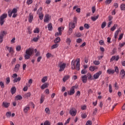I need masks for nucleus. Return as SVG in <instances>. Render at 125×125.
<instances>
[{
	"label": "nucleus",
	"mask_w": 125,
	"mask_h": 125,
	"mask_svg": "<svg viewBox=\"0 0 125 125\" xmlns=\"http://www.w3.org/2000/svg\"><path fill=\"white\" fill-rule=\"evenodd\" d=\"M83 42V40H82V39L81 38H79L77 40L76 42L78 43H81V42Z\"/></svg>",
	"instance_id": "56"
},
{
	"label": "nucleus",
	"mask_w": 125,
	"mask_h": 125,
	"mask_svg": "<svg viewBox=\"0 0 125 125\" xmlns=\"http://www.w3.org/2000/svg\"><path fill=\"white\" fill-rule=\"evenodd\" d=\"M6 34V32L4 31H1L0 33V43L3 42V37Z\"/></svg>",
	"instance_id": "9"
},
{
	"label": "nucleus",
	"mask_w": 125,
	"mask_h": 125,
	"mask_svg": "<svg viewBox=\"0 0 125 125\" xmlns=\"http://www.w3.org/2000/svg\"><path fill=\"white\" fill-rule=\"evenodd\" d=\"M52 56V55H51V54L50 53H47L46 55V57L47 58H50V57H51Z\"/></svg>",
	"instance_id": "54"
},
{
	"label": "nucleus",
	"mask_w": 125,
	"mask_h": 125,
	"mask_svg": "<svg viewBox=\"0 0 125 125\" xmlns=\"http://www.w3.org/2000/svg\"><path fill=\"white\" fill-rule=\"evenodd\" d=\"M42 8L40 7L37 11V14L39 15V18L40 20H42L43 19V14L42 13Z\"/></svg>",
	"instance_id": "7"
},
{
	"label": "nucleus",
	"mask_w": 125,
	"mask_h": 125,
	"mask_svg": "<svg viewBox=\"0 0 125 125\" xmlns=\"http://www.w3.org/2000/svg\"><path fill=\"white\" fill-rule=\"evenodd\" d=\"M46 81H47V77L46 76L44 77L42 80V83H45Z\"/></svg>",
	"instance_id": "37"
},
{
	"label": "nucleus",
	"mask_w": 125,
	"mask_h": 125,
	"mask_svg": "<svg viewBox=\"0 0 125 125\" xmlns=\"http://www.w3.org/2000/svg\"><path fill=\"white\" fill-rule=\"evenodd\" d=\"M44 22L45 23H48L49 22V15L47 14L45 15L44 19Z\"/></svg>",
	"instance_id": "13"
},
{
	"label": "nucleus",
	"mask_w": 125,
	"mask_h": 125,
	"mask_svg": "<svg viewBox=\"0 0 125 125\" xmlns=\"http://www.w3.org/2000/svg\"><path fill=\"white\" fill-rule=\"evenodd\" d=\"M61 41V40L60 39V38L57 37V39H56L54 42L55 43H57L58 42H60Z\"/></svg>",
	"instance_id": "31"
},
{
	"label": "nucleus",
	"mask_w": 125,
	"mask_h": 125,
	"mask_svg": "<svg viewBox=\"0 0 125 125\" xmlns=\"http://www.w3.org/2000/svg\"><path fill=\"white\" fill-rule=\"evenodd\" d=\"M93 64H94V65H98L100 64V62L98 61H94L93 62Z\"/></svg>",
	"instance_id": "43"
},
{
	"label": "nucleus",
	"mask_w": 125,
	"mask_h": 125,
	"mask_svg": "<svg viewBox=\"0 0 125 125\" xmlns=\"http://www.w3.org/2000/svg\"><path fill=\"white\" fill-rule=\"evenodd\" d=\"M34 53V48H29L27 49L25 51V55L24 56L25 59L28 60L30 59V58L33 54Z\"/></svg>",
	"instance_id": "3"
},
{
	"label": "nucleus",
	"mask_w": 125,
	"mask_h": 125,
	"mask_svg": "<svg viewBox=\"0 0 125 125\" xmlns=\"http://www.w3.org/2000/svg\"><path fill=\"white\" fill-rule=\"evenodd\" d=\"M64 30V27H60L58 28L59 32H56L55 34V37H58V36H61L62 35V31Z\"/></svg>",
	"instance_id": "10"
},
{
	"label": "nucleus",
	"mask_w": 125,
	"mask_h": 125,
	"mask_svg": "<svg viewBox=\"0 0 125 125\" xmlns=\"http://www.w3.org/2000/svg\"><path fill=\"white\" fill-rule=\"evenodd\" d=\"M34 33L36 34H39L40 33V29L39 28H37L34 30Z\"/></svg>",
	"instance_id": "51"
},
{
	"label": "nucleus",
	"mask_w": 125,
	"mask_h": 125,
	"mask_svg": "<svg viewBox=\"0 0 125 125\" xmlns=\"http://www.w3.org/2000/svg\"><path fill=\"white\" fill-rule=\"evenodd\" d=\"M17 51H20L21 50V46L20 45H18L16 47Z\"/></svg>",
	"instance_id": "57"
},
{
	"label": "nucleus",
	"mask_w": 125,
	"mask_h": 125,
	"mask_svg": "<svg viewBox=\"0 0 125 125\" xmlns=\"http://www.w3.org/2000/svg\"><path fill=\"white\" fill-rule=\"evenodd\" d=\"M31 96V93L28 92L24 95V98H29Z\"/></svg>",
	"instance_id": "27"
},
{
	"label": "nucleus",
	"mask_w": 125,
	"mask_h": 125,
	"mask_svg": "<svg viewBox=\"0 0 125 125\" xmlns=\"http://www.w3.org/2000/svg\"><path fill=\"white\" fill-rule=\"evenodd\" d=\"M59 46V44H58V43H56L54 45H53L51 48V49H54V48H57V47H58V46Z\"/></svg>",
	"instance_id": "29"
},
{
	"label": "nucleus",
	"mask_w": 125,
	"mask_h": 125,
	"mask_svg": "<svg viewBox=\"0 0 125 125\" xmlns=\"http://www.w3.org/2000/svg\"><path fill=\"white\" fill-rule=\"evenodd\" d=\"M6 81L7 84H8V83H10V78L9 77L7 78L6 79Z\"/></svg>",
	"instance_id": "58"
},
{
	"label": "nucleus",
	"mask_w": 125,
	"mask_h": 125,
	"mask_svg": "<svg viewBox=\"0 0 125 125\" xmlns=\"http://www.w3.org/2000/svg\"><path fill=\"white\" fill-rule=\"evenodd\" d=\"M68 79H70V76L69 75H65L64 76V77L62 79V81L64 83L66 82V81H67Z\"/></svg>",
	"instance_id": "22"
},
{
	"label": "nucleus",
	"mask_w": 125,
	"mask_h": 125,
	"mask_svg": "<svg viewBox=\"0 0 125 125\" xmlns=\"http://www.w3.org/2000/svg\"><path fill=\"white\" fill-rule=\"evenodd\" d=\"M99 18V15H97V16L95 17H91V19L92 21H96L97 20V19Z\"/></svg>",
	"instance_id": "24"
},
{
	"label": "nucleus",
	"mask_w": 125,
	"mask_h": 125,
	"mask_svg": "<svg viewBox=\"0 0 125 125\" xmlns=\"http://www.w3.org/2000/svg\"><path fill=\"white\" fill-rule=\"evenodd\" d=\"M114 69V72H116V74H119V67H118V66H115Z\"/></svg>",
	"instance_id": "46"
},
{
	"label": "nucleus",
	"mask_w": 125,
	"mask_h": 125,
	"mask_svg": "<svg viewBox=\"0 0 125 125\" xmlns=\"http://www.w3.org/2000/svg\"><path fill=\"white\" fill-rule=\"evenodd\" d=\"M11 92L12 94H14V93H15V92H16V87H13L11 89Z\"/></svg>",
	"instance_id": "25"
},
{
	"label": "nucleus",
	"mask_w": 125,
	"mask_h": 125,
	"mask_svg": "<svg viewBox=\"0 0 125 125\" xmlns=\"http://www.w3.org/2000/svg\"><path fill=\"white\" fill-rule=\"evenodd\" d=\"M44 101V96L42 95L41 98V101H40L41 104H42V103H43Z\"/></svg>",
	"instance_id": "36"
},
{
	"label": "nucleus",
	"mask_w": 125,
	"mask_h": 125,
	"mask_svg": "<svg viewBox=\"0 0 125 125\" xmlns=\"http://www.w3.org/2000/svg\"><path fill=\"white\" fill-rule=\"evenodd\" d=\"M69 114L72 117H75L77 115V109L75 108H71L69 110Z\"/></svg>",
	"instance_id": "8"
},
{
	"label": "nucleus",
	"mask_w": 125,
	"mask_h": 125,
	"mask_svg": "<svg viewBox=\"0 0 125 125\" xmlns=\"http://www.w3.org/2000/svg\"><path fill=\"white\" fill-rule=\"evenodd\" d=\"M6 116L7 117V118H10V117L11 116V112H7L6 113Z\"/></svg>",
	"instance_id": "40"
},
{
	"label": "nucleus",
	"mask_w": 125,
	"mask_h": 125,
	"mask_svg": "<svg viewBox=\"0 0 125 125\" xmlns=\"http://www.w3.org/2000/svg\"><path fill=\"white\" fill-rule=\"evenodd\" d=\"M18 10L16 8H14L11 11V10L9 9L8 10V16L9 17H11L12 16V14H17Z\"/></svg>",
	"instance_id": "6"
},
{
	"label": "nucleus",
	"mask_w": 125,
	"mask_h": 125,
	"mask_svg": "<svg viewBox=\"0 0 125 125\" xmlns=\"http://www.w3.org/2000/svg\"><path fill=\"white\" fill-rule=\"evenodd\" d=\"M75 93V89L71 87L70 91H68V95H73Z\"/></svg>",
	"instance_id": "17"
},
{
	"label": "nucleus",
	"mask_w": 125,
	"mask_h": 125,
	"mask_svg": "<svg viewBox=\"0 0 125 125\" xmlns=\"http://www.w3.org/2000/svg\"><path fill=\"white\" fill-rule=\"evenodd\" d=\"M21 81V78L18 77V78H16L13 80L14 83H17V82H20Z\"/></svg>",
	"instance_id": "34"
},
{
	"label": "nucleus",
	"mask_w": 125,
	"mask_h": 125,
	"mask_svg": "<svg viewBox=\"0 0 125 125\" xmlns=\"http://www.w3.org/2000/svg\"><path fill=\"white\" fill-rule=\"evenodd\" d=\"M106 27V22H104L102 24V29H104V28H105Z\"/></svg>",
	"instance_id": "52"
},
{
	"label": "nucleus",
	"mask_w": 125,
	"mask_h": 125,
	"mask_svg": "<svg viewBox=\"0 0 125 125\" xmlns=\"http://www.w3.org/2000/svg\"><path fill=\"white\" fill-rule=\"evenodd\" d=\"M19 69H20V64H17L15 65V68L14 69V71H15L16 73H17V72L19 71Z\"/></svg>",
	"instance_id": "14"
},
{
	"label": "nucleus",
	"mask_w": 125,
	"mask_h": 125,
	"mask_svg": "<svg viewBox=\"0 0 125 125\" xmlns=\"http://www.w3.org/2000/svg\"><path fill=\"white\" fill-rule=\"evenodd\" d=\"M23 98L22 97V96H21V95H17V96H16V100H22Z\"/></svg>",
	"instance_id": "33"
},
{
	"label": "nucleus",
	"mask_w": 125,
	"mask_h": 125,
	"mask_svg": "<svg viewBox=\"0 0 125 125\" xmlns=\"http://www.w3.org/2000/svg\"><path fill=\"white\" fill-rule=\"evenodd\" d=\"M44 125H50V122H49V121H45L44 123Z\"/></svg>",
	"instance_id": "62"
},
{
	"label": "nucleus",
	"mask_w": 125,
	"mask_h": 125,
	"mask_svg": "<svg viewBox=\"0 0 125 125\" xmlns=\"http://www.w3.org/2000/svg\"><path fill=\"white\" fill-rule=\"evenodd\" d=\"M120 7H121V10H125V4H121Z\"/></svg>",
	"instance_id": "48"
},
{
	"label": "nucleus",
	"mask_w": 125,
	"mask_h": 125,
	"mask_svg": "<svg viewBox=\"0 0 125 125\" xmlns=\"http://www.w3.org/2000/svg\"><path fill=\"white\" fill-rule=\"evenodd\" d=\"M84 27L86 29H89V25H88V24H87V23L85 24L84 25Z\"/></svg>",
	"instance_id": "63"
},
{
	"label": "nucleus",
	"mask_w": 125,
	"mask_h": 125,
	"mask_svg": "<svg viewBox=\"0 0 125 125\" xmlns=\"http://www.w3.org/2000/svg\"><path fill=\"white\" fill-rule=\"evenodd\" d=\"M120 33V29L117 30L115 32L114 34V38L115 39H117L118 38V36L119 35V33Z\"/></svg>",
	"instance_id": "26"
},
{
	"label": "nucleus",
	"mask_w": 125,
	"mask_h": 125,
	"mask_svg": "<svg viewBox=\"0 0 125 125\" xmlns=\"http://www.w3.org/2000/svg\"><path fill=\"white\" fill-rule=\"evenodd\" d=\"M58 66L60 67L59 71L62 72V71H64V70H65V68H66V63H62V62H59Z\"/></svg>",
	"instance_id": "5"
},
{
	"label": "nucleus",
	"mask_w": 125,
	"mask_h": 125,
	"mask_svg": "<svg viewBox=\"0 0 125 125\" xmlns=\"http://www.w3.org/2000/svg\"><path fill=\"white\" fill-rule=\"evenodd\" d=\"M109 91L110 93H112L113 92V89H112V85L111 84L109 85Z\"/></svg>",
	"instance_id": "47"
},
{
	"label": "nucleus",
	"mask_w": 125,
	"mask_h": 125,
	"mask_svg": "<svg viewBox=\"0 0 125 125\" xmlns=\"http://www.w3.org/2000/svg\"><path fill=\"white\" fill-rule=\"evenodd\" d=\"M81 109L82 110H85V109H86V105H84L81 106Z\"/></svg>",
	"instance_id": "64"
},
{
	"label": "nucleus",
	"mask_w": 125,
	"mask_h": 125,
	"mask_svg": "<svg viewBox=\"0 0 125 125\" xmlns=\"http://www.w3.org/2000/svg\"><path fill=\"white\" fill-rule=\"evenodd\" d=\"M105 2L106 4H110L112 2V0H106Z\"/></svg>",
	"instance_id": "60"
},
{
	"label": "nucleus",
	"mask_w": 125,
	"mask_h": 125,
	"mask_svg": "<svg viewBox=\"0 0 125 125\" xmlns=\"http://www.w3.org/2000/svg\"><path fill=\"white\" fill-rule=\"evenodd\" d=\"M47 26H48V29L49 31H52V29H53L52 24L49 23Z\"/></svg>",
	"instance_id": "30"
},
{
	"label": "nucleus",
	"mask_w": 125,
	"mask_h": 125,
	"mask_svg": "<svg viewBox=\"0 0 125 125\" xmlns=\"http://www.w3.org/2000/svg\"><path fill=\"white\" fill-rule=\"evenodd\" d=\"M78 21V18H77L76 17H74L73 19V21H71L69 23V29L68 32V35L70 36L72 34V32H73V29L76 27V24Z\"/></svg>",
	"instance_id": "1"
},
{
	"label": "nucleus",
	"mask_w": 125,
	"mask_h": 125,
	"mask_svg": "<svg viewBox=\"0 0 125 125\" xmlns=\"http://www.w3.org/2000/svg\"><path fill=\"white\" fill-rule=\"evenodd\" d=\"M66 42L67 44H68L69 45H70V43H71V39L70 38H67L66 39Z\"/></svg>",
	"instance_id": "44"
},
{
	"label": "nucleus",
	"mask_w": 125,
	"mask_h": 125,
	"mask_svg": "<svg viewBox=\"0 0 125 125\" xmlns=\"http://www.w3.org/2000/svg\"><path fill=\"white\" fill-rule=\"evenodd\" d=\"M86 73H87V71H86V69H83L81 71V74H82L83 75H85Z\"/></svg>",
	"instance_id": "45"
},
{
	"label": "nucleus",
	"mask_w": 125,
	"mask_h": 125,
	"mask_svg": "<svg viewBox=\"0 0 125 125\" xmlns=\"http://www.w3.org/2000/svg\"><path fill=\"white\" fill-rule=\"evenodd\" d=\"M9 105H10V104L9 103L3 102L2 103V106L5 108H8V107H9Z\"/></svg>",
	"instance_id": "18"
},
{
	"label": "nucleus",
	"mask_w": 125,
	"mask_h": 125,
	"mask_svg": "<svg viewBox=\"0 0 125 125\" xmlns=\"http://www.w3.org/2000/svg\"><path fill=\"white\" fill-rule=\"evenodd\" d=\"M26 3L28 5L32 4V3H33V0H27L26 1Z\"/></svg>",
	"instance_id": "39"
},
{
	"label": "nucleus",
	"mask_w": 125,
	"mask_h": 125,
	"mask_svg": "<svg viewBox=\"0 0 125 125\" xmlns=\"http://www.w3.org/2000/svg\"><path fill=\"white\" fill-rule=\"evenodd\" d=\"M7 18V14H3L0 17V25L1 26H2L3 24H4V22H5V19Z\"/></svg>",
	"instance_id": "4"
},
{
	"label": "nucleus",
	"mask_w": 125,
	"mask_h": 125,
	"mask_svg": "<svg viewBox=\"0 0 125 125\" xmlns=\"http://www.w3.org/2000/svg\"><path fill=\"white\" fill-rule=\"evenodd\" d=\"M48 87V84H47V83H44L41 86V89H44V88H47Z\"/></svg>",
	"instance_id": "21"
},
{
	"label": "nucleus",
	"mask_w": 125,
	"mask_h": 125,
	"mask_svg": "<svg viewBox=\"0 0 125 125\" xmlns=\"http://www.w3.org/2000/svg\"><path fill=\"white\" fill-rule=\"evenodd\" d=\"M9 53H11V54H13L14 53V50H13V48L11 47H10Z\"/></svg>",
	"instance_id": "42"
},
{
	"label": "nucleus",
	"mask_w": 125,
	"mask_h": 125,
	"mask_svg": "<svg viewBox=\"0 0 125 125\" xmlns=\"http://www.w3.org/2000/svg\"><path fill=\"white\" fill-rule=\"evenodd\" d=\"M92 13H94V12H95V11H96V8H95V6L92 7Z\"/></svg>",
	"instance_id": "61"
},
{
	"label": "nucleus",
	"mask_w": 125,
	"mask_h": 125,
	"mask_svg": "<svg viewBox=\"0 0 125 125\" xmlns=\"http://www.w3.org/2000/svg\"><path fill=\"white\" fill-rule=\"evenodd\" d=\"M30 110V106L29 105L24 107L23 112L24 113H28V111Z\"/></svg>",
	"instance_id": "20"
},
{
	"label": "nucleus",
	"mask_w": 125,
	"mask_h": 125,
	"mask_svg": "<svg viewBox=\"0 0 125 125\" xmlns=\"http://www.w3.org/2000/svg\"><path fill=\"white\" fill-rule=\"evenodd\" d=\"M81 117L82 119H85V118H86L87 116L86 114L85 113H83L81 115Z\"/></svg>",
	"instance_id": "53"
},
{
	"label": "nucleus",
	"mask_w": 125,
	"mask_h": 125,
	"mask_svg": "<svg viewBox=\"0 0 125 125\" xmlns=\"http://www.w3.org/2000/svg\"><path fill=\"white\" fill-rule=\"evenodd\" d=\"M0 86H1V88H4V83L3 82H0Z\"/></svg>",
	"instance_id": "50"
},
{
	"label": "nucleus",
	"mask_w": 125,
	"mask_h": 125,
	"mask_svg": "<svg viewBox=\"0 0 125 125\" xmlns=\"http://www.w3.org/2000/svg\"><path fill=\"white\" fill-rule=\"evenodd\" d=\"M107 73L109 74V75H111V74H114L115 73V70L109 69L107 70Z\"/></svg>",
	"instance_id": "23"
},
{
	"label": "nucleus",
	"mask_w": 125,
	"mask_h": 125,
	"mask_svg": "<svg viewBox=\"0 0 125 125\" xmlns=\"http://www.w3.org/2000/svg\"><path fill=\"white\" fill-rule=\"evenodd\" d=\"M88 79V80H93V78H92V76H91V74L90 73L87 74Z\"/></svg>",
	"instance_id": "38"
},
{
	"label": "nucleus",
	"mask_w": 125,
	"mask_h": 125,
	"mask_svg": "<svg viewBox=\"0 0 125 125\" xmlns=\"http://www.w3.org/2000/svg\"><path fill=\"white\" fill-rule=\"evenodd\" d=\"M45 112H46V114H48V115H49L50 114V110H49V108L47 107L45 109Z\"/></svg>",
	"instance_id": "35"
},
{
	"label": "nucleus",
	"mask_w": 125,
	"mask_h": 125,
	"mask_svg": "<svg viewBox=\"0 0 125 125\" xmlns=\"http://www.w3.org/2000/svg\"><path fill=\"white\" fill-rule=\"evenodd\" d=\"M102 74V71H100L96 73L93 75V78L94 80H97L100 76V75Z\"/></svg>",
	"instance_id": "11"
},
{
	"label": "nucleus",
	"mask_w": 125,
	"mask_h": 125,
	"mask_svg": "<svg viewBox=\"0 0 125 125\" xmlns=\"http://www.w3.org/2000/svg\"><path fill=\"white\" fill-rule=\"evenodd\" d=\"M34 51L36 53L35 56L38 57V56H40V55H41V53H40V51H38V50H37V49H35Z\"/></svg>",
	"instance_id": "28"
},
{
	"label": "nucleus",
	"mask_w": 125,
	"mask_h": 125,
	"mask_svg": "<svg viewBox=\"0 0 125 125\" xmlns=\"http://www.w3.org/2000/svg\"><path fill=\"white\" fill-rule=\"evenodd\" d=\"M33 19L34 16L32 14V13H30L28 17V21L29 23H32Z\"/></svg>",
	"instance_id": "12"
},
{
	"label": "nucleus",
	"mask_w": 125,
	"mask_h": 125,
	"mask_svg": "<svg viewBox=\"0 0 125 125\" xmlns=\"http://www.w3.org/2000/svg\"><path fill=\"white\" fill-rule=\"evenodd\" d=\"M123 37H124V34L122 33L121 34H120L119 36V38L118 39L119 41H121Z\"/></svg>",
	"instance_id": "55"
},
{
	"label": "nucleus",
	"mask_w": 125,
	"mask_h": 125,
	"mask_svg": "<svg viewBox=\"0 0 125 125\" xmlns=\"http://www.w3.org/2000/svg\"><path fill=\"white\" fill-rule=\"evenodd\" d=\"M39 39H40V36H38L37 37L33 38V42H37L38 41H39Z\"/></svg>",
	"instance_id": "41"
},
{
	"label": "nucleus",
	"mask_w": 125,
	"mask_h": 125,
	"mask_svg": "<svg viewBox=\"0 0 125 125\" xmlns=\"http://www.w3.org/2000/svg\"><path fill=\"white\" fill-rule=\"evenodd\" d=\"M117 27H118V24H114L113 26V27L111 28V29H110L111 31H112V32L115 31V29L117 28Z\"/></svg>",
	"instance_id": "32"
},
{
	"label": "nucleus",
	"mask_w": 125,
	"mask_h": 125,
	"mask_svg": "<svg viewBox=\"0 0 125 125\" xmlns=\"http://www.w3.org/2000/svg\"><path fill=\"white\" fill-rule=\"evenodd\" d=\"M75 36L77 37V38H80V37H82V33L80 32L77 33L75 34Z\"/></svg>",
	"instance_id": "49"
},
{
	"label": "nucleus",
	"mask_w": 125,
	"mask_h": 125,
	"mask_svg": "<svg viewBox=\"0 0 125 125\" xmlns=\"http://www.w3.org/2000/svg\"><path fill=\"white\" fill-rule=\"evenodd\" d=\"M82 81L84 83H86V81H87V77L86 76V75L82 76Z\"/></svg>",
	"instance_id": "16"
},
{
	"label": "nucleus",
	"mask_w": 125,
	"mask_h": 125,
	"mask_svg": "<svg viewBox=\"0 0 125 125\" xmlns=\"http://www.w3.org/2000/svg\"><path fill=\"white\" fill-rule=\"evenodd\" d=\"M120 76H121L122 79H124L125 76V71L124 69H122L120 72Z\"/></svg>",
	"instance_id": "19"
},
{
	"label": "nucleus",
	"mask_w": 125,
	"mask_h": 125,
	"mask_svg": "<svg viewBox=\"0 0 125 125\" xmlns=\"http://www.w3.org/2000/svg\"><path fill=\"white\" fill-rule=\"evenodd\" d=\"M97 69H98V67L95 66H91L89 68V69L91 72H93L94 71H95V70H97Z\"/></svg>",
	"instance_id": "15"
},
{
	"label": "nucleus",
	"mask_w": 125,
	"mask_h": 125,
	"mask_svg": "<svg viewBox=\"0 0 125 125\" xmlns=\"http://www.w3.org/2000/svg\"><path fill=\"white\" fill-rule=\"evenodd\" d=\"M76 67V70L77 71L80 70V59H76V61L73 60L71 62V69L72 70H75Z\"/></svg>",
	"instance_id": "2"
},
{
	"label": "nucleus",
	"mask_w": 125,
	"mask_h": 125,
	"mask_svg": "<svg viewBox=\"0 0 125 125\" xmlns=\"http://www.w3.org/2000/svg\"><path fill=\"white\" fill-rule=\"evenodd\" d=\"M92 125V122H91V121H88L85 125Z\"/></svg>",
	"instance_id": "59"
}]
</instances>
